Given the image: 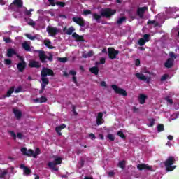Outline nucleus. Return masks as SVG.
<instances>
[{
    "label": "nucleus",
    "instance_id": "nucleus-1",
    "mask_svg": "<svg viewBox=\"0 0 179 179\" xmlns=\"http://www.w3.org/2000/svg\"><path fill=\"white\" fill-rule=\"evenodd\" d=\"M54 71L49 68L47 67H43L41 71V80L43 82V83H50V80L47 78V76H55Z\"/></svg>",
    "mask_w": 179,
    "mask_h": 179
},
{
    "label": "nucleus",
    "instance_id": "nucleus-2",
    "mask_svg": "<svg viewBox=\"0 0 179 179\" xmlns=\"http://www.w3.org/2000/svg\"><path fill=\"white\" fill-rule=\"evenodd\" d=\"M36 52H38V58L42 64H47V59L50 62H52L54 60V56L51 53L49 54V56H47L43 50H36Z\"/></svg>",
    "mask_w": 179,
    "mask_h": 179
},
{
    "label": "nucleus",
    "instance_id": "nucleus-3",
    "mask_svg": "<svg viewBox=\"0 0 179 179\" xmlns=\"http://www.w3.org/2000/svg\"><path fill=\"white\" fill-rule=\"evenodd\" d=\"M176 163V158L174 157H169L164 162V166L168 171H173L176 169V166H173Z\"/></svg>",
    "mask_w": 179,
    "mask_h": 179
},
{
    "label": "nucleus",
    "instance_id": "nucleus-4",
    "mask_svg": "<svg viewBox=\"0 0 179 179\" xmlns=\"http://www.w3.org/2000/svg\"><path fill=\"white\" fill-rule=\"evenodd\" d=\"M111 88L114 90L116 94H120V96H123V97H127V96H128V92H127V90L118 87L117 85H112Z\"/></svg>",
    "mask_w": 179,
    "mask_h": 179
},
{
    "label": "nucleus",
    "instance_id": "nucleus-5",
    "mask_svg": "<svg viewBox=\"0 0 179 179\" xmlns=\"http://www.w3.org/2000/svg\"><path fill=\"white\" fill-rule=\"evenodd\" d=\"M115 13H117V10L111 8H106L101 12V15L109 19V17H111L113 15H115Z\"/></svg>",
    "mask_w": 179,
    "mask_h": 179
},
{
    "label": "nucleus",
    "instance_id": "nucleus-6",
    "mask_svg": "<svg viewBox=\"0 0 179 179\" xmlns=\"http://www.w3.org/2000/svg\"><path fill=\"white\" fill-rule=\"evenodd\" d=\"M118 54H120V50H116L114 48H108V55L110 59H115Z\"/></svg>",
    "mask_w": 179,
    "mask_h": 179
},
{
    "label": "nucleus",
    "instance_id": "nucleus-7",
    "mask_svg": "<svg viewBox=\"0 0 179 179\" xmlns=\"http://www.w3.org/2000/svg\"><path fill=\"white\" fill-rule=\"evenodd\" d=\"M46 31L52 37H55L58 33H59V30H58V28L54 27H50L48 26L46 28Z\"/></svg>",
    "mask_w": 179,
    "mask_h": 179
},
{
    "label": "nucleus",
    "instance_id": "nucleus-8",
    "mask_svg": "<svg viewBox=\"0 0 179 179\" xmlns=\"http://www.w3.org/2000/svg\"><path fill=\"white\" fill-rule=\"evenodd\" d=\"M21 152L23 156H28V157H34V150L31 149H29L27 150V148L26 147H23L21 148Z\"/></svg>",
    "mask_w": 179,
    "mask_h": 179
},
{
    "label": "nucleus",
    "instance_id": "nucleus-9",
    "mask_svg": "<svg viewBox=\"0 0 179 179\" xmlns=\"http://www.w3.org/2000/svg\"><path fill=\"white\" fill-rule=\"evenodd\" d=\"M73 22L80 26V27H85L86 26V23L85 22V19L82 17H73L72 18Z\"/></svg>",
    "mask_w": 179,
    "mask_h": 179
},
{
    "label": "nucleus",
    "instance_id": "nucleus-10",
    "mask_svg": "<svg viewBox=\"0 0 179 179\" xmlns=\"http://www.w3.org/2000/svg\"><path fill=\"white\" fill-rule=\"evenodd\" d=\"M137 169L140 171H142V170H149L150 171H153V169L152 166H149L146 164H139L137 165Z\"/></svg>",
    "mask_w": 179,
    "mask_h": 179
},
{
    "label": "nucleus",
    "instance_id": "nucleus-11",
    "mask_svg": "<svg viewBox=\"0 0 179 179\" xmlns=\"http://www.w3.org/2000/svg\"><path fill=\"white\" fill-rule=\"evenodd\" d=\"M75 27L73 26L70 27L69 28L65 27L63 28V32L64 34H67V36H71V34H73L75 33Z\"/></svg>",
    "mask_w": 179,
    "mask_h": 179
},
{
    "label": "nucleus",
    "instance_id": "nucleus-12",
    "mask_svg": "<svg viewBox=\"0 0 179 179\" xmlns=\"http://www.w3.org/2000/svg\"><path fill=\"white\" fill-rule=\"evenodd\" d=\"M148 10V7H140L137 9V15L139 16L140 19H143V15H145V12Z\"/></svg>",
    "mask_w": 179,
    "mask_h": 179
},
{
    "label": "nucleus",
    "instance_id": "nucleus-13",
    "mask_svg": "<svg viewBox=\"0 0 179 179\" xmlns=\"http://www.w3.org/2000/svg\"><path fill=\"white\" fill-rule=\"evenodd\" d=\"M136 78H138L140 80H143V82H146L147 83H149L150 82V78H147L146 76L144 74H141L139 73H137L135 74Z\"/></svg>",
    "mask_w": 179,
    "mask_h": 179
},
{
    "label": "nucleus",
    "instance_id": "nucleus-14",
    "mask_svg": "<svg viewBox=\"0 0 179 179\" xmlns=\"http://www.w3.org/2000/svg\"><path fill=\"white\" fill-rule=\"evenodd\" d=\"M165 68L169 69V68H173L174 66V59L169 58L166 62L164 63Z\"/></svg>",
    "mask_w": 179,
    "mask_h": 179
},
{
    "label": "nucleus",
    "instance_id": "nucleus-15",
    "mask_svg": "<svg viewBox=\"0 0 179 179\" xmlns=\"http://www.w3.org/2000/svg\"><path fill=\"white\" fill-rule=\"evenodd\" d=\"M29 68H41V63L36 60H31V62H29Z\"/></svg>",
    "mask_w": 179,
    "mask_h": 179
},
{
    "label": "nucleus",
    "instance_id": "nucleus-16",
    "mask_svg": "<svg viewBox=\"0 0 179 179\" xmlns=\"http://www.w3.org/2000/svg\"><path fill=\"white\" fill-rule=\"evenodd\" d=\"M72 37H73V38H75V40L77 43L85 42V39L83 38V36H80L79 34H77L76 32L73 33Z\"/></svg>",
    "mask_w": 179,
    "mask_h": 179
},
{
    "label": "nucleus",
    "instance_id": "nucleus-17",
    "mask_svg": "<svg viewBox=\"0 0 179 179\" xmlns=\"http://www.w3.org/2000/svg\"><path fill=\"white\" fill-rule=\"evenodd\" d=\"M26 66H27L26 62H19L17 64V69H18L19 72H24V71L26 69Z\"/></svg>",
    "mask_w": 179,
    "mask_h": 179
},
{
    "label": "nucleus",
    "instance_id": "nucleus-18",
    "mask_svg": "<svg viewBox=\"0 0 179 179\" xmlns=\"http://www.w3.org/2000/svg\"><path fill=\"white\" fill-rule=\"evenodd\" d=\"M64 128H66V125L65 124H62L58 127H56L55 131L57 134H58L59 136H61L62 135V133H61L62 129H64Z\"/></svg>",
    "mask_w": 179,
    "mask_h": 179
},
{
    "label": "nucleus",
    "instance_id": "nucleus-19",
    "mask_svg": "<svg viewBox=\"0 0 179 179\" xmlns=\"http://www.w3.org/2000/svg\"><path fill=\"white\" fill-rule=\"evenodd\" d=\"M13 113L15 115L17 120H20V118H22V111L19 110V109L13 108Z\"/></svg>",
    "mask_w": 179,
    "mask_h": 179
},
{
    "label": "nucleus",
    "instance_id": "nucleus-20",
    "mask_svg": "<svg viewBox=\"0 0 179 179\" xmlns=\"http://www.w3.org/2000/svg\"><path fill=\"white\" fill-rule=\"evenodd\" d=\"M17 54L16 50L13 48H9L7 50V57H8V58L12 57L13 55H16Z\"/></svg>",
    "mask_w": 179,
    "mask_h": 179
},
{
    "label": "nucleus",
    "instance_id": "nucleus-21",
    "mask_svg": "<svg viewBox=\"0 0 179 179\" xmlns=\"http://www.w3.org/2000/svg\"><path fill=\"white\" fill-rule=\"evenodd\" d=\"M146 99H147L146 95H145L143 94H140L139 98H138V101H139L140 104H145V103L146 101Z\"/></svg>",
    "mask_w": 179,
    "mask_h": 179
},
{
    "label": "nucleus",
    "instance_id": "nucleus-22",
    "mask_svg": "<svg viewBox=\"0 0 179 179\" xmlns=\"http://www.w3.org/2000/svg\"><path fill=\"white\" fill-rule=\"evenodd\" d=\"M90 72H91V73H93L94 75H99V67L93 66L90 68Z\"/></svg>",
    "mask_w": 179,
    "mask_h": 179
},
{
    "label": "nucleus",
    "instance_id": "nucleus-23",
    "mask_svg": "<svg viewBox=\"0 0 179 179\" xmlns=\"http://www.w3.org/2000/svg\"><path fill=\"white\" fill-rule=\"evenodd\" d=\"M13 5L17 6V8H22L23 7V1L22 0H14L13 2Z\"/></svg>",
    "mask_w": 179,
    "mask_h": 179
},
{
    "label": "nucleus",
    "instance_id": "nucleus-24",
    "mask_svg": "<svg viewBox=\"0 0 179 179\" xmlns=\"http://www.w3.org/2000/svg\"><path fill=\"white\" fill-rule=\"evenodd\" d=\"M22 48H24V50H25V51H28V52L31 51V48H30V45H29V43H27V42H24L22 43Z\"/></svg>",
    "mask_w": 179,
    "mask_h": 179
},
{
    "label": "nucleus",
    "instance_id": "nucleus-25",
    "mask_svg": "<svg viewBox=\"0 0 179 179\" xmlns=\"http://www.w3.org/2000/svg\"><path fill=\"white\" fill-rule=\"evenodd\" d=\"M126 164L127 162L125 160H122L117 164V167H119L120 169H125Z\"/></svg>",
    "mask_w": 179,
    "mask_h": 179
},
{
    "label": "nucleus",
    "instance_id": "nucleus-26",
    "mask_svg": "<svg viewBox=\"0 0 179 179\" xmlns=\"http://www.w3.org/2000/svg\"><path fill=\"white\" fill-rule=\"evenodd\" d=\"M44 45L48 47V48H50V50H52L54 47L51 45V41L50 40H45L44 41Z\"/></svg>",
    "mask_w": 179,
    "mask_h": 179
},
{
    "label": "nucleus",
    "instance_id": "nucleus-27",
    "mask_svg": "<svg viewBox=\"0 0 179 179\" xmlns=\"http://www.w3.org/2000/svg\"><path fill=\"white\" fill-rule=\"evenodd\" d=\"M13 92H15V87H10V89L8 90V92H7L6 93V97H10Z\"/></svg>",
    "mask_w": 179,
    "mask_h": 179
},
{
    "label": "nucleus",
    "instance_id": "nucleus-28",
    "mask_svg": "<svg viewBox=\"0 0 179 179\" xmlns=\"http://www.w3.org/2000/svg\"><path fill=\"white\" fill-rule=\"evenodd\" d=\"M7 174H8V171L0 170V178H5Z\"/></svg>",
    "mask_w": 179,
    "mask_h": 179
},
{
    "label": "nucleus",
    "instance_id": "nucleus-29",
    "mask_svg": "<svg viewBox=\"0 0 179 179\" xmlns=\"http://www.w3.org/2000/svg\"><path fill=\"white\" fill-rule=\"evenodd\" d=\"M158 132H163L164 131V125L163 124H159L157 127Z\"/></svg>",
    "mask_w": 179,
    "mask_h": 179
},
{
    "label": "nucleus",
    "instance_id": "nucleus-30",
    "mask_svg": "<svg viewBox=\"0 0 179 179\" xmlns=\"http://www.w3.org/2000/svg\"><path fill=\"white\" fill-rule=\"evenodd\" d=\"M40 153H41V150H40L39 148H37L35 150V152H34V159L37 158V156H38V155H40Z\"/></svg>",
    "mask_w": 179,
    "mask_h": 179
},
{
    "label": "nucleus",
    "instance_id": "nucleus-31",
    "mask_svg": "<svg viewBox=\"0 0 179 179\" xmlns=\"http://www.w3.org/2000/svg\"><path fill=\"white\" fill-rule=\"evenodd\" d=\"M49 83H44L42 82L41 83V90L39 91L40 94H43L44 92V90H45V87L47 86V85H48Z\"/></svg>",
    "mask_w": 179,
    "mask_h": 179
},
{
    "label": "nucleus",
    "instance_id": "nucleus-32",
    "mask_svg": "<svg viewBox=\"0 0 179 179\" xmlns=\"http://www.w3.org/2000/svg\"><path fill=\"white\" fill-rule=\"evenodd\" d=\"M138 45H140V47H143V45H145L146 44V42L145 39H143L142 38H141L138 41Z\"/></svg>",
    "mask_w": 179,
    "mask_h": 179
},
{
    "label": "nucleus",
    "instance_id": "nucleus-33",
    "mask_svg": "<svg viewBox=\"0 0 179 179\" xmlns=\"http://www.w3.org/2000/svg\"><path fill=\"white\" fill-rule=\"evenodd\" d=\"M148 24H154V27H157L159 26V22H156V20H148L147 22Z\"/></svg>",
    "mask_w": 179,
    "mask_h": 179
},
{
    "label": "nucleus",
    "instance_id": "nucleus-34",
    "mask_svg": "<svg viewBox=\"0 0 179 179\" xmlns=\"http://www.w3.org/2000/svg\"><path fill=\"white\" fill-rule=\"evenodd\" d=\"M23 171H24L25 176H30V174H31V169H30L27 166L24 169Z\"/></svg>",
    "mask_w": 179,
    "mask_h": 179
},
{
    "label": "nucleus",
    "instance_id": "nucleus-35",
    "mask_svg": "<svg viewBox=\"0 0 179 179\" xmlns=\"http://www.w3.org/2000/svg\"><path fill=\"white\" fill-rule=\"evenodd\" d=\"M93 16V19H94L95 20H96V22H99V20H100L101 19V15L97 14V13H94L92 15Z\"/></svg>",
    "mask_w": 179,
    "mask_h": 179
},
{
    "label": "nucleus",
    "instance_id": "nucleus-36",
    "mask_svg": "<svg viewBox=\"0 0 179 179\" xmlns=\"http://www.w3.org/2000/svg\"><path fill=\"white\" fill-rule=\"evenodd\" d=\"M54 163L55 164H56V166L58 164H61V163H62V158L61 157L55 158L54 160Z\"/></svg>",
    "mask_w": 179,
    "mask_h": 179
},
{
    "label": "nucleus",
    "instance_id": "nucleus-37",
    "mask_svg": "<svg viewBox=\"0 0 179 179\" xmlns=\"http://www.w3.org/2000/svg\"><path fill=\"white\" fill-rule=\"evenodd\" d=\"M125 20H127V17H122L118 19V20L117 21V24H122V23H124V22H125Z\"/></svg>",
    "mask_w": 179,
    "mask_h": 179
},
{
    "label": "nucleus",
    "instance_id": "nucleus-38",
    "mask_svg": "<svg viewBox=\"0 0 179 179\" xmlns=\"http://www.w3.org/2000/svg\"><path fill=\"white\" fill-rule=\"evenodd\" d=\"M167 13L171 14V13H176V12H177V8H169L167 10H166Z\"/></svg>",
    "mask_w": 179,
    "mask_h": 179
},
{
    "label": "nucleus",
    "instance_id": "nucleus-39",
    "mask_svg": "<svg viewBox=\"0 0 179 179\" xmlns=\"http://www.w3.org/2000/svg\"><path fill=\"white\" fill-rule=\"evenodd\" d=\"M117 136L122 138V139H127V136L124 134V132L121 131H117Z\"/></svg>",
    "mask_w": 179,
    "mask_h": 179
},
{
    "label": "nucleus",
    "instance_id": "nucleus-40",
    "mask_svg": "<svg viewBox=\"0 0 179 179\" xmlns=\"http://www.w3.org/2000/svg\"><path fill=\"white\" fill-rule=\"evenodd\" d=\"M55 5H57V6H60V8H65V2H62V1H56L55 2Z\"/></svg>",
    "mask_w": 179,
    "mask_h": 179
},
{
    "label": "nucleus",
    "instance_id": "nucleus-41",
    "mask_svg": "<svg viewBox=\"0 0 179 179\" xmlns=\"http://www.w3.org/2000/svg\"><path fill=\"white\" fill-rule=\"evenodd\" d=\"M150 35H149L148 34H145L143 35L142 38L144 40V41H145V43H148V41H149L150 40Z\"/></svg>",
    "mask_w": 179,
    "mask_h": 179
},
{
    "label": "nucleus",
    "instance_id": "nucleus-42",
    "mask_svg": "<svg viewBox=\"0 0 179 179\" xmlns=\"http://www.w3.org/2000/svg\"><path fill=\"white\" fill-rule=\"evenodd\" d=\"M107 138L109 141H111V142H114V141H115V137L111 134H108Z\"/></svg>",
    "mask_w": 179,
    "mask_h": 179
},
{
    "label": "nucleus",
    "instance_id": "nucleus-43",
    "mask_svg": "<svg viewBox=\"0 0 179 179\" xmlns=\"http://www.w3.org/2000/svg\"><path fill=\"white\" fill-rule=\"evenodd\" d=\"M169 78V74H164L162 77H161V82H164V80H167V79Z\"/></svg>",
    "mask_w": 179,
    "mask_h": 179
},
{
    "label": "nucleus",
    "instance_id": "nucleus-44",
    "mask_svg": "<svg viewBox=\"0 0 179 179\" xmlns=\"http://www.w3.org/2000/svg\"><path fill=\"white\" fill-rule=\"evenodd\" d=\"M25 36L27 37V38H29V40H34L35 38H36V36H31V34H25Z\"/></svg>",
    "mask_w": 179,
    "mask_h": 179
},
{
    "label": "nucleus",
    "instance_id": "nucleus-45",
    "mask_svg": "<svg viewBox=\"0 0 179 179\" xmlns=\"http://www.w3.org/2000/svg\"><path fill=\"white\" fill-rule=\"evenodd\" d=\"M169 57H171L170 58H173V59H177V55H176L173 52H169Z\"/></svg>",
    "mask_w": 179,
    "mask_h": 179
},
{
    "label": "nucleus",
    "instance_id": "nucleus-46",
    "mask_svg": "<svg viewBox=\"0 0 179 179\" xmlns=\"http://www.w3.org/2000/svg\"><path fill=\"white\" fill-rule=\"evenodd\" d=\"M58 61H59V62L65 63V62H68V58H66V57H59L58 59Z\"/></svg>",
    "mask_w": 179,
    "mask_h": 179
},
{
    "label": "nucleus",
    "instance_id": "nucleus-47",
    "mask_svg": "<svg viewBox=\"0 0 179 179\" xmlns=\"http://www.w3.org/2000/svg\"><path fill=\"white\" fill-rule=\"evenodd\" d=\"M4 64H5V65H11L12 64V60H10V59H6L4 60Z\"/></svg>",
    "mask_w": 179,
    "mask_h": 179
},
{
    "label": "nucleus",
    "instance_id": "nucleus-48",
    "mask_svg": "<svg viewBox=\"0 0 179 179\" xmlns=\"http://www.w3.org/2000/svg\"><path fill=\"white\" fill-rule=\"evenodd\" d=\"M48 167H50V169H52L57 165L55 162H50L48 163Z\"/></svg>",
    "mask_w": 179,
    "mask_h": 179
},
{
    "label": "nucleus",
    "instance_id": "nucleus-49",
    "mask_svg": "<svg viewBox=\"0 0 179 179\" xmlns=\"http://www.w3.org/2000/svg\"><path fill=\"white\" fill-rule=\"evenodd\" d=\"M40 103H47V97L41 96L40 98Z\"/></svg>",
    "mask_w": 179,
    "mask_h": 179
},
{
    "label": "nucleus",
    "instance_id": "nucleus-50",
    "mask_svg": "<svg viewBox=\"0 0 179 179\" xmlns=\"http://www.w3.org/2000/svg\"><path fill=\"white\" fill-rule=\"evenodd\" d=\"M9 134H10V136H12V138H13V139H16V133H15V131H10Z\"/></svg>",
    "mask_w": 179,
    "mask_h": 179
},
{
    "label": "nucleus",
    "instance_id": "nucleus-51",
    "mask_svg": "<svg viewBox=\"0 0 179 179\" xmlns=\"http://www.w3.org/2000/svg\"><path fill=\"white\" fill-rule=\"evenodd\" d=\"M72 111L74 115H78V112H76V106H75V105H72Z\"/></svg>",
    "mask_w": 179,
    "mask_h": 179
},
{
    "label": "nucleus",
    "instance_id": "nucleus-52",
    "mask_svg": "<svg viewBox=\"0 0 179 179\" xmlns=\"http://www.w3.org/2000/svg\"><path fill=\"white\" fill-rule=\"evenodd\" d=\"M84 15H85V16H87V15H92V10H85L83 11Z\"/></svg>",
    "mask_w": 179,
    "mask_h": 179
},
{
    "label": "nucleus",
    "instance_id": "nucleus-53",
    "mask_svg": "<svg viewBox=\"0 0 179 179\" xmlns=\"http://www.w3.org/2000/svg\"><path fill=\"white\" fill-rule=\"evenodd\" d=\"M155 119H150V125L149 127H153L155 125Z\"/></svg>",
    "mask_w": 179,
    "mask_h": 179
},
{
    "label": "nucleus",
    "instance_id": "nucleus-54",
    "mask_svg": "<svg viewBox=\"0 0 179 179\" xmlns=\"http://www.w3.org/2000/svg\"><path fill=\"white\" fill-rule=\"evenodd\" d=\"M96 120H103V113L100 112L98 113Z\"/></svg>",
    "mask_w": 179,
    "mask_h": 179
},
{
    "label": "nucleus",
    "instance_id": "nucleus-55",
    "mask_svg": "<svg viewBox=\"0 0 179 179\" xmlns=\"http://www.w3.org/2000/svg\"><path fill=\"white\" fill-rule=\"evenodd\" d=\"M17 58H18V59H20V61H21V62H26L24 61V58L19 55H17Z\"/></svg>",
    "mask_w": 179,
    "mask_h": 179
},
{
    "label": "nucleus",
    "instance_id": "nucleus-56",
    "mask_svg": "<svg viewBox=\"0 0 179 179\" xmlns=\"http://www.w3.org/2000/svg\"><path fill=\"white\" fill-rule=\"evenodd\" d=\"M100 86H101V87H107V83L106 81H101L100 83Z\"/></svg>",
    "mask_w": 179,
    "mask_h": 179
},
{
    "label": "nucleus",
    "instance_id": "nucleus-57",
    "mask_svg": "<svg viewBox=\"0 0 179 179\" xmlns=\"http://www.w3.org/2000/svg\"><path fill=\"white\" fill-rule=\"evenodd\" d=\"M51 6H55V0H48Z\"/></svg>",
    "mask_w": 179,
    "mask_h": 179
},
{
    "label": "nucleus",
    "instance_id": "nucleus-58",
    "mask_svg": "<svg viewBox=\"0 0 179 179\" xmlns=\"http://www.w3.org/2000/svg\"><path fill=\"white\" fill-rule=\"evenodd\" d=\"M165 100L167 101V103H170L171 104H173V99H170V97L166 96L165 98Z\"/></svg>",
    "mask_w": 179,
    "mask_h": 179
},
{
    "label": "nucleus",
    "instance_id": "nucleus-59",
    "mask_svg": "<svg viewBox=\"0 0 179 179\" xmlns=\"http://www.w3.org/2000/svg\"><path fill=\"white\" fill-rule=\"evenodd\" d=\"M89 136H90V139H92V140L96 139V135H94V134H93V133H90V134H89Z\"/></svg>",
    "mask_w": 179,
    "mask_h": 179
},
{
    "label": "nucleus",
    "instance_id": "nucleus-60",
    "mask_svg": "<svg viewBox=\"0 0 179 179\" xmlns=\"http://www.w3.org/2000/svg\"><path fill=\"white\" fill-rule=\"evenodd\" d=\"M20 92H22V87H18L15 89V93H20Z\"/></svg>",
    "mask_w": 179,
    "mask_h": 179
},
{
    "label": "nucleus",
    "instance_id": "nucleus-61",
    "mask_svg": "<svg viewBox=\"0 0 179 179\" xmlns=\"http://www.w3.org/2000/svg\"><path fill=\"white\" fill-rule=\"evenodd\" d=\"M115 175V173L114 171H109L108 173V177H114Z\"/></svg>",
    "mask_w": 179,
    "mask_h": 179
},
{
    "label": "nucleus",
    "instance_id": "nucleus-62",
    "mask_svg": "<svg viewBox=\"0 0 179 179\" xmlns=\"http://www.w3.org/2000/svg\"><path fill=\"white\" fill-rule=\"evenodd\" d=\"M102 120H101V119H96V124L97 125H101L103 124Z\"/></svg>",
    "mask_w": 179,
    "mask_h": 179
},
{
    "label": "nucleus",
    "instance_id": "nucleus-63",
    "mask_svg": "<svg viewBox=\"0 0 179 179\" xmlns=\"http://www.w3.org/2000/svg\"><path fill=\"white\" fill-rule=\"evenodd\" d=\"M4 41L8 44L9 43H11L12 40H10V38H5Z\"/></svg>",
    "mask_w": 179,
    "mask_h": 179
},
{
    "label": "nucleus",
    "instance_id": "nucleus-64",
    "mask_svg": "<svg viewBox=\"0 0 179 179\" xmlns=\"http://www.w3.org/2000/svg\"><path fill=\"white\" fill-rule=\"evenodd\" d=\"M69 74L72 75L73 76H75V75H76V71H73V70H71L69 71Z\"/></svg>",
    "mask_w": 179,
    "mask_h": 179
}]
</instances>
